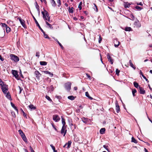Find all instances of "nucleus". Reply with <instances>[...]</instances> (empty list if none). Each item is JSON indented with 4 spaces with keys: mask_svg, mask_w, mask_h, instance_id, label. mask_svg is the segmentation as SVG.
<instances>
[{
    "mask_svg": "<svg viewBox=\"0 0 152 152\" xmlns=\"http://www.w3.org/2000/svg\"><path fill=\"white\" fill-rule=\"evenodd\" d=\"M4 83L1 80L0 78V85L2 86L3 84H4Z\"/></svg>",
    "mask_w": 152,
    "mask_h": 152,
    "instance_id": "nucleus-56",
    "label": "nucleus"
},
{
    "mask_svg": "<svg viewBox=\"0 0 152 152\" xmlns=\"http://www.w3.org/2000/svg\"><path fill=\"white\" fill-rule=\"evenodd\" d=\"M129 62L130 64V66L131 67H132L134 69H136V67L134 66L133 63H132V61L131 60H130L129 61Z\"/></svg>",
    "mask_w": 152,
    "mask_h": 152,
    "instance_id": "nucleus-24",
    "label": "nucleus"
},
{
    "mask_svg": "<svg viewBox=\"0 0 152 152\" xmlns=\"http://www.w3.org/2000/svg\"><path fill=\"white\" fill-rule=\"evenodd\" d=\"M69 126H70L71 127H72V126L73 125V124L72 123H71L70 122V121H69Z\"/></svg>",
    "mask_w": 152,
    "mask_h": 152,
    "instance_id": "nucleus-62",
    "label": "nucleus"
},
{
    "mask_svg": "<svg viewBox=\"0 0 152 152\" xmlns=\"http://www.w3.org/2000/svg\"><path fill=\"white\" fill-rule=\"evenodd\" d=\"M137 4L138 5H140V6H142L143 5V4L142 2H140V3H137Z\"/></svg>",
    "mask_w": 152,
    "mask_h": 152,
    "instance_id": "nucleus-55",
    "label": "nucleus"
},
{
    "mask_svg": "<svg viewBox=\"0 0 152 152\" xmlns=\"http://www.w3.org/2000/svg\"><path fill=\"white\" fill-rule=\"evenodd\" d=\"M102 40V38L101 37V36H99V43H100Z\"/></svg>",
    "mask_w": 152,
    "mask_h": 152,
    "instance_id": "nucleus-49",
    "label": "nucleus"
},
{
    "mask_svg": "<svg viewBox=\"0 0 152 152\" xmlns=\"http://www.w3.org/2000/svg\"><path fill=\"white\" fill-rule=\"evenodd\" d=\"M114 46L115 47L117 48L119 45L120 42L116 40H115L114 41Z\"/></svg>",
    "mask_w": 152,
    "mask_h": 152,
    "instance_id": "nucleus-13",
    "label": "nucleus"
},
{
    "mask_svg": "<svg viewBox=\"0 0 152 152\" xmlns=\"http://www.w3.org/2000/svg\"><path fill=\"white\" fill-rule=\"evenodd\" d=\"M53 120L56 122H58L60 120V118L59 116L57 115H54L53 116Z\"/></svg>",
    "mask_w": 152,
    "mask_h": 152,
    "instance_id": "nucleus-5",
    "label": "nucleus"
},
{
    "mask_svg": "<svg viewBox=\"0 0 152 152\" xmlns=\"http://www.w3.org/2000/svg\"><path fill=\"white\" fill-rule=\"evenodd\" d=\"M30 148L31 150V152H34V150L31 146H30Z\"/></svg>",
    "mask_w": 152,
    "mask_h": 152,
    "instance_id": "nucleus-57",
    "label": "nucleus"
},
{
    "mask_svg": "<svg viewBox=\"0 0 152 152\" xmlns=\"http://www.w3.org/2000/svg\"><path fill=\"white\" fill-rule=\"evenodd\" d=\"M0 60L1 61H3L4 60V58L1 56V55H0Z\"/></svg>",
    "mask_w": 152,
    "mask_h": 152,
    "instance_id": "nucleus-58",
    "label": "nucleus"
},
{
    "mask_svg": "<svg viewBox=\"0 0 152 152\" xmlns=\"http://www.w3.org/2000/svg\"><path fill=\"white\" fill-rule=\"evenodd\" d=\"M132 28L130 27H126L125 28V31H131Z\"/></svg>",
    "mask_w": 152,
    "mask_h": 152,
    "instance_id": "nucleus-33",
    "label": "nucleus"
},
{
    "mask_svg": "<svg viewBox=\"0 0 152 152\" xmlns=\"http://www.w3.org/2000/svg\"><path fill=\"white\" fill-rule=\"evenodd\" d=\"M11 59L15 62H18L19 60V58L17 56L13 54H11L10 55Z\"/></svg>",
    "mask_w": 152,
    "mask_h": 152,
    "instance_id": "nucleus-2",
    "label": "nucleus"
},
{
    "mask_svg": "<svg viewBox=\"0 0 152 152\" xmlns=\"http://www.w3.org/2000/svg\"><path fill=\"white\" fill-rule=\"evenodd\" d=\"M34 73L36 76V77L39 80V77L41 75L39 73L38 71L37 70H36L35 72Z\"/></svg>",
    "mask_w": 152,
    "mask_h": 152,
    "instance_id": "nucleus-9",
    "label": "nucleus"
},
{
    "mask_svg": "<svg viewBox=\"0 0 152 152\" xmlns=\"http://www.w3.org/2000/svg\"><path fill=\"white\" fill-rule=\"evenodd\" d=\"M105 131V129L104 128H101L99 132L100 134H104Z\"/></svg>",
    "mask_w": 152,
    "mask_h": 152,
    "instance_id": "nucleus-20",
    "label": "nucleus"
},
{
    "mask_svg": "<svg viewBox=\"0 0 152 152\" xmlns=\"http://www.w3.org/2000/svg\"><path fill=\"white\" fill-rule=\"evenodd\" d=\"M11 105L12 106L15 110L17 113H18V110L17 108V107L15 106V104L12 103V102L11 103Z\"/></svg>",
    "mask_w": 152,
    "mask_h": 152,
    "instance_id": "nucleus-19",
    "label": "nucleus"
},
{
    "mask_svg": "<svg viewBox=\"0 0 152 152\" xmlns=\"http://www.w3.org/2000/svg\"><path fill=\"white\" fill-rule=\"evenodd\" d=\"M82 2H80L78 5V7L79 8L80 10H81L82 9L81 6H82Z\"/></svg>",
    "mask_w": 152,
    "mask_h": 152,
    "instance_id": "nucleus-40",
    "label": "nucleus"
},
{
    "mask_svg": "<svg viewBox=\"0 0 152 152\" xmlns=\"http://www.w3.org/2000/svg\"><path fill=\"white\" fill-rule=\"evenodd\" d=\"M18 19L19 20L21 25H22L23 27L24 28H26V26L25 23V20L23 19H22L20 17L18 18Z\"/></svg>",
    "mask_w": 152,
    "mask_h": 152,
    "instance_id": "nucleus-4",
    "label": "nucleus"
},
{
    "mask_svg": "<svg viewBox=\"0 0 152 152\" xmlns=\"http://www.w3.org/2000/svg\"><path fill=\"white\" fill-rule=\"evenodd\" d=\"M42 15H43V18L44 19H45V20H47V18L46 17L45 14V13L43 11L42 12Z\"/></svg>",
    "mask_w": 152,
    "mask_h": 152,
    "instance_id": "nucleus-36",
    "label": "nucleus"
},
{
    "mask_svg": "<svg viewBox=\"0 0 152 152\" xmlns=\"http://www.w3.org/2000/svg\"><path fill=\"white\" fill-rule=\"evenodd\" d=\"M135 8L136 9H137L138 10H142L143 8L142 7H140L138 6H136L135 7Z\"/></svg>",
    "mask_w": 152,
    "mask_h": 152,
    "instance_id": "nucleus-32",
    "label": "nucleus"
},
{
    "mask_svg": "<svg viewBox=\"0 0 152 152\" xmlns=\"http://www.w3.org/2000/svg\"><path fill=\"white\" fill-rule=\"evenodd\" d=\"M6 31L7 33H8L10 31V28L8 26L6 28Z\"/></svg>",
    "mask_w": 152,
    "mask_h": 152,
    "instance_id": "nucleus-30",
    "label": "nucleus"
},
{
    "mask_svg": "<svg viewBox=\"0 0 152 152\" xmlns=\"http://www.w3.org/2000/svg\"><path fill=\"white\" fill-rule=\"evenodd\" d=\"M21 136L24 141L26 142H27V138L24 134L21 135Z\"/></svg>",
    "mask_w": 152,
    "mask_h": 152,
    "instance_id": "nucleus-14",
    "label": "nucleus"
},
{
    "mask_svg": "<svg viewBox=\"0 0 152 152\" xmlns=\"http://www.w3.org/2000/svg\"><path fill=\"white\" fill-rule=\"evenodd\" d=\"M6 94H7L6 95V97L8 99H10L11 98L10 95L9 94V93H7H7H6Z\"/></svg>",
    "mask_w": 152,
    "mask_h": 152,
    "instance_id": "nucleus-37",
    "label": "nucleus"
},
{
    "mask_svg": "<svg viewBox=\"0 0 152 152\" xmlns=\"http://www.w3.org/2000/svg\"><path fill=\"white\" fill-rule=\"evenodd\" d=\"M132 142H134L135 143H137V140L133 137H132Z\"/></svg>",
    "mask_w": 152,
    "mask_h": 152,
    "instance_id": "nucleus-29",
    "label": "nucleus"
},
{
    "mask_svg": "<svg viewBox=\"0 0 152 152\" xmlns=\"http://www.w3.org/2000/svg\"><path fill=\"white\" fill-rule=\"evenodd\" d=\"M12 74L15 77L16 79H18V72L17 71L15 70H12Z\"/></svg>",
    "mask_w": 152,
    "mask_h": 152,
    "instance_id": "nucleus-7",
    "label": "nucleus"
},
{
    "mask_svg": "<svg viewBox=\"0 0 152 152\" xmlns=\"http://www.w3.org/2000/svg\"><path fill=\"white\" fill-rule=\"evenodd\" d=\"M137 92L136 90L135 89H133L132 90V93L133 96H135V93Z\"/></svg>",
    "mask_w": 152,
    "mask_h": 152,
    "instance_id": "nucleus-38",
    "label": "nucleus"
},
{
    "mask_svg": "<svg viewBox=\"0 0 152 152\" xmlns=\"http://www.w3.org/2000/svg\"><path fill=\"white\" fill-rule=\"evenodd\" d=\"M103 147L105 148L106 150L108 152H110V151L108 149V146L106 145H104L103 146Z\"/></svg>",
    "mask_w": 152,
    "mask_h": 152,
    "instance_id": "nucleus-42",
    "label": "nucleus"
},
{
    "mask_svg": "<svg viewBox=\"0 0 152 152\" xmlns=\"http://www.w3.org/2000/svg\"><path fill=\"white\" fill-rule=\"evenodd\" d=\"M142 76L143 77L144 79H145L146 81H148V80L146 78V77L145 76H144V75H142Z\"/></svg>",
    "mask_w": 152,
    "mask_h": 152,
    "instance_id": "nucleus-60",
    "label": "nucleus"
},
{
    "mask_svg": "<svg viewBox=\"0 0 152 152\" xmlns=\"http://www.w3.org/2000/svg\"><path fill=\"white\" fill-rule=\"evenodd\" d=\"M36 56L37 57H39V52H37L36 53Z\"/></svg>",
    "mask_w": 152,
    "mask_h": 152,
    "instance_id": "nucleus-51",
    "label": "nucleus"
},
{
    "mask_svg": "<svg viewBox=\"0 0 152 152\" xmlns=\"http://www.w3.org/2000/svg\"><path fill=\"white\" fill-rule=\"evenodd\" d=\"M94 4V10L96 12H97L98 11V9L97 7V6L95 4Z\"/></svg>",
    "mask_w": 152,
    "mask_h": 152,
    "instance_id": "nucleus-45",
    "label": "nucleus"
},
{
    "mask_svg": "<svg viewBox=\"0 0 152 152\" xmlns=\"http://www.w3.org/2000/svg\"><path fill=\"white\" fill-rule=\"evenodd\" d=\"M33 18L34 19V20L35 21V23L37 26H38V27H39V28L40 29V30L41 31H42V30H43L40 27L39 24L38 23V22L37 20L36 19V18H35L34 16H33Z\"/></svg>",
    "mask_w": 152,
    "mask_h": 152,
    "instance_id": "nucleus-12",
    "label": "nucleus"
},
{
    "mask_svg": "<svg viewBox=\"0 0 152 152\" xmlns=\"http://www.w3.org/2000/svg\"><path fill=\"white\" fill-rule=\"evenodd\" d=\"M71 83L70 82H68L65 84V87L68 91H69L71 89Z\"/></svg>",
    "mask_w": 152,
    "mask_h": 152,
    "instance_id": "nucleus-3",
    "label": "nucleus"
},
{
    "mask_svg": "<svg viewBox=\"0 0 152 152\" xmlns=\"http://www.w3.org/2000/svg\"><path fill=\"white\" fill-rule=\"evenodd\" d=\"M57 3L58 4V6H60L61 4V2L60 0H58L57 1Z\"/></svg>",
    "mask_w": 152,
    "mask_h": 152,
    "instance_id": "nucleus-50",
    "label": "nucleus"
},
{
    "mask_svg": "<svg viewBox=\"0 0 152 152\" xmlns=\"http://www.w3.org/2000/svg\"><path fill=\"white\" fill-rule=\"evenodd\" d=\"M107 56L108 61L111 63V64H112L113 63V60L112 59L109 54H107Z\"/></svg>",
    "mask_w": 152,
    "mask_h": 152,
    "instance_id": "nucleus-11",
    "label": "nucleus"
},
{
    "mask_svg": "<svg viewBox=\"0 0 152 152\" xmlns=\"http://www.w3.org/2000/svg\"><path fill=\"white\" fill-rule=\"evenodd\" d=\"M120 72V71L118 69H116L115 71L116 74L118 75V76L119 75V73Z\"/></svg>",
    "mask_w": 152,
    "mask_h": 152,
    "instance_id": "nucleus-43",
    "label": "nucleus"
},
{
    "mask_svg": "<svg viewBox=\"0 0 152 152\" xmlns=\"http://www.w3.org/2000/svg\"><path fill=\"white\" fill-rule=\"evenodd\" d=\"M45 22H46V24L47 25H48L50 28H51V29L53 28V27L50 24V23H48L47 21H46Z\"/></svg>",
    "mask_w": 152,
    "mask_h": 152,
    "instance_id": "nucleus-39",
    "label": "nucleus"
},
{
    "mask_svg": "<svg viewBox=\"0 0 152 152\" xmlns=\"http://www.w3.org/2000/svg\"><path fill=\"white\" fill-rule=\"evenodd\" d=\"M66 126H62V129L61 131V133L62 134H64V136L66 133Z\"/></svg>",
    "mask_w": 152,
    "mask_h": 152,
    "instance_id": "nucleus-6",
    "label": "nucleus"
},
{
    "mask_svg": "<svg viewBox=\"0 0 152 152\" xmlns=\"http://www.w3.org/2000/svg\"><path fill=\"white\" fill-rule=\"evenodd\" d=\"M35 7L37 9V10L39 9V5H38V4H37V2H35Z\"/></svg>",
    "mask_w": 152,
    "mask_h": 152,
    "instance_id": "nucleus-35",
    "label": "nucleus"
},
{
    "mask_svg": "<svg viewBox=\"0 0 152 152\" xmlns=\"http://www.w3.org/2000/svg\"><path fill=\"white\" fill-rule=\"evenodd\" d=\"M40 64L41 65H47V63L45 61H41L40 62Z\"/></svg>",
    "mask_w": 152,
    "mask_h": 152,
    "instance_id": "nucleus-26",
    "label": "nucleus"
},
{
    "mask_svg": "<svg viewBox=\"0 0 152 152\" xmlns=\"http://www.w3.org/2000/svg\"><path fill=\"white\" fill-rule=\"evenodd\" d=\"M73 7H72L71 8H70V7H69V12L72 13L73 12Z\"/></svg>",
    "mask_w": 152,
    "mask_h": 152,
    "instance_id": "nucleus-44",
    "label": "nucleus"
},
{
    "mask_svg": "<svg viewBox=\"0 0 152 152\" xmlns=\"http://www.w3.org/2000/svg\"><path fill=\"white\" fill-rule=\"evenodd\" d=\"M130 17L132 18V20H134V15H133V14H131L130 15Z\"/></svg>",
    "mask_w": 152,
    "mask_h": 152,
    "instance_id": "nucleus-52",
    "label": "nucleus"
},
{
    "mask_svg": "<svg viewBox=\"0 0 152 152\" xmlns=\"http://www.w3.org/2000/svg\"><path fill=\"white\" fill-rule=\"evenodd\" d=\"M47 20L48 22H50V17L47 18Z\"/></svg>",
    "mask_w": 152,
    "mask_h": 152,
    "instance_id": "nucleus-63",
    "label": "nucleus"
},
{
    "mask_svg": "<svg viewBox=\"0 0 152 152\" xmlns=\"http://www.w3.org/2000/svg\"><path fill=\"white\" fill-rule=\"evenodd\" d=\"M53 38L54 39V40L56 41V42L58 43V44L61 47V48L62 49H63L64 47L61 44V43H60L58 41V40L57 39H55L54 37H53Z\"/></svg>",
    "mask_w": 152,
    "mask_h": 152,
    "instance_id": "nucleus-21",
    "label": "nucleus"
},
{
    "mask_svg": "<svg viewBox=\"0 0 152 152\" xmlns=\"http://www.w3.org/2000/svg\"><path fill=\"white\" fill-rule=\"evenodd\" d=\"M18 132L20 134V136L24 134L23 131L20 129L18 130Z\"/></svg>",
    "mask_w": 152,
    "mask_h": 152,
    "instance_id": "nucleus-48",
    "label": "nucleus"
},
{
    "mask_svg": "<svg viewBox=\"0 0 152 152\" xmlns=\"http://www.w3.org/2000/svg\"><path fill=\"white\" fill-rule=\"evenodd\" d=\"M130 4L128 2L126 3L124 5V7L125 8H129L130 6Z\"/></svg>",
    "mask_w": 152,
    "mask_h": 152,
    "instance_id": "nucleus-25",
    "label": "nucleus"
},
{
    "mask_svg": "<svg viewBox=\"0 0 152 152\" xmlns=\"http://www.w3.org/2000/svg\"><path fill=\"white\" fill-rule=\"evenodd\" d=\"M86 96L88 97L89 99L92 100L93 98L89 96V95L88 92H86L85 93Z\"/></svg>",
    "mask_w": 152,
    "mask_h": 152,
    "instance_id": "nucleus-23",
    "label": "nucleus"
},
{
    "mask_svg": "<svg viewBox=\"0 0 152 152\" xmlns=\"http://www.w3.org/2000/svg\"><path fill=\"white\" fill-rule=\"evenodd\" d=\"M82 121L85 124H87L88 122V119L85 118H82Z\"/></svg>",
    "mask_w": 152,
    "mask_h": 152,
    "instance_id": "nucleus-22",
    "label": "nucleus"
},
{
    "mask_svg": "<svg viewBox=\"0 0 152 152\" xmlns=\"http://www.w3.org/2000/svg\"><path fill=\"white\" fill-rule=\"evenodd\" d=\"M51 3L52 5V6L53 7H55L56 5V4L55 1L54 0H51Z\"/></svg>",
    "mask_w": 152,
    "mask_h": 152,
    "instance_id": "nucleus-28",
    "label": "nucleus"
},
{
    "mask_svg": "<svg viewBox=\"0 0 152 152\" xmlns=\"http://www.w3.org/2000/svg\"><path fill=\"white\" fill-rule=\"evenodd\" d=\"M2 27H5V28L7 27V26L5 23H2Z\"/></svg>",
    "mask_w": 152,
    "mask_h": 152,
    "instance_id": "nucleus-54",
    "label": "nucleus"
},
{
    "mask_svg": "<svg viewBox=\"0 0 152 152\" xmlns=\"http://www.w3.org/2000/svg\"><path fill=\"white\" fill-rule=\"evenodd\" d=\"M7 23L8 24L10 25H12L13 24V22L10 20H8L7 21Z\"/></svg>",
    "mask_w": 152,
    "mask_h": 152,
    "instance_id": "nucleus-47",
    "label": "nucleus"
},
{
    "mask_svg": "<svg viewBox=\"0 0 152 152\" xmlns=\"http://www.w3.org/2000/svg\"><path fill=\"white\" fill-rule=\"evenodd\" d=\"M29 108L31 110H34L36 109V107L34 106L33 104H31L28 106Z\"/></svg>",
    "mask_w": 152,
    "mask_h": 152,
    "instance_id": "nucleus-16",
    "label": "nucleus"
},
{
    "mask_svg": "<svg viewBox=\"0 0 152 152\" xmlns=\"http://www.w3.org/2000/svg\"><path fill=\"white\" fill-rule=\"evenodd\" d=\"M41 31L43 33L44 37L45 38L48 39H50V38L48 36L47 34H45V32L43 30H42V31Z\"/></svg>",
    "mask_w": 152,
    "mask_h": 152,
    "instance_id": "nucleus-18",
    "label": "nucleus"
},
{
    "mask_svg": "<svg viewBox=\"0 0 152 152\" xmlns=\"http://www.w3.org/2000/svg\"><path fill=\"white\" fill-rule=\"evenodd\" d=\"M71 143H72V142L71 141H69L68 142V143H67V148H69L70 147Z\"/></svg>",
    "mask_w": 152,
    "mask_h": 152,
    "instance_id": "nucleus-34",
    "label": "nucleus"
},
{
    "mask_svg": "<svg viewBox=\"0 0 152 152\" xmlns=\"http://www.w3.org/2000/svg\"><path fill=\"white\" fill-rule=\"evenodd\" d=\"M50 88L51 91H53V87L52 86H50Z\"/></svg>",
    "mask_w": 152,
    "mask_h": 152,
    "instance_id": "nucleus-61",
    "label": "nucleus"
},
{
    "mask_svg": "<svg viewBox=\"0 0 152 152\" xmlns=\"http://www.w3.org/2000/svg\"><path fill=\"white\" fill-rule=\"evenodd\" d=\"M139 91L140 94H143L145 93V91L143 88L139 86Z\"/></svg>",
    "mask_w": 152,
    "mask_h": 152,
    "instance_id": "nucleus-8",
    "label": "nucleus"
},
{
    "mask_svg": "<svg viewBox=\"0 0 152 152\" xmlns=\"http://www.w3.org/2000/svg\"><path fill=\"white\" fill-rule=\"evenodd\" d=\"M134 85V86L136 88H138L139 86L138 84L136 82H134L133 83Z\"/></svg>",
    "mask_w": 152,
    "mask_h": 152,
    "instance_id": "nucleus-31",
    "label": "nucleus"
},
{
    "mask_svg": "<svg viewBox=\"0 0 152 152\" xmlns=\"http://www.w3.org/2000/svg\"><path fill=\"white\" fill-rule=\"evenodd\" d=\"M45 97H46V98L47 100H48V101H51V102H52V100L48 96L46 95Z\"/></svg>",
    "mask_w": 152,
    "mask_h": 152,
    "instance_id": "nucleus-41",
    "label": "nucleus"
},
{
    "mask_svg": "<svg viewBox=\"0 0 152 152\" xmlns=\"http://www.w3.org/2000/svg\"><path fill=\"white\" fill-rule=\"evenodd\" d=\"M1 86V89L3 92L5 94H6L8 91V86L4 83Z\"/></svg>",
    "mask_w": 152,
    "mask_h": 152,
    "instance_id": "nucleus-1",
    "label": "nucleus"
},
{
    "mask_svg": "<svg viewBox=\"0 0 152 152\" xmlns=\"http://www.w3.org/2000/svg\"><path fill=\"white\" fill-rule=\"evenodd\" d=\"M87 77L89 78V79H91V76L88 74H86Z\"/></svg>",
    "mask_w": 152,
    "mask_h": 152,
    "instance_id": "nucleus-64",
    "label": "nucleus"
},
{
    "mask_svg": "<svg viewBox=\"0 0 152 152\" xmlns=\"http://www.w3.org/2000/svg\"><path fill=\"white\" fill-rule=\"evenodd\" d=\"M68 98L71 100H73L75 99V97L73 96H70L68 97Z\"/></svg>",
    "mask_w": 152,
    "mask_h": 152,
    "instance_id": "nucleus-27",
    "label": "nucleus"
},
{
    "mask_svg": "<svg viewBox=\"0 0 152 152\" xmlns=\"http://www.w3.org/2000/svg\"><path fill=\"white\" fill-rule=\"evenodd\" d=\"M19 89H20V92L19 94H20L21 93V92L23 89L20 86H18Z\"/></svg>",
    "mask_w": 152,
    "mask_h": 152,
    "instance_id": "nucleus-59",
    "label": "nucleus"
},
{
    "mask_svg": "<svg viewBox=\"0 0 152 152\" xmlns=\"http://www.w3.org/2000/svg\"><path fill=\"white\" fill-rule=\"evenodd\" d=\"M61 120H62V123L63 125L62 126H66L65 125L66 123H65V119H64L63 116L61 117Z\"/></svg>",
    "mask_w": 152,
    "mask_h": 152,
    "instance_id": "nucleus-15",
    "label": "nucleus"
},
{
    "mask_svg": "<svg viewBox=\"0 0 152 152\" xmlns=\"http://www.w3.org/2000/svg\"><path fill=\"white\" fill-rule=\"evenodd\" d=\"M52 124V126L54 128V129H55V130L56 131H57V129L55 127V126H54V124Z\"/></svg>",
    "mask_w": 152,
    "mask_h": 152,
    "instance_id": "nucleus-53",
    "label": "nucleus"
},
{
    "mask_svg": "<svg viewBox=\"0 0 152 152\" xmlns=\"http://www.w3.org/2000/svg\"><path fill=\"white\" fill-rule=\"evenodd\" d=\"M45 15L46 16V17L47 18L50 17L49 16V15L48 13V12L46 10H45Z\"/></svg>",
    "mask_w": 152,
    "mask_h": 152,
    "instance_id": "nucleus-46",
    "label": "nucleus"
},
{
    "mask_svg": "<svg viewBox=\"0 0 152 152\" xmlns=\"http://www.w3.org/2000/svg\"><path fill=\"white\" fill-rule=\"evenodd\" d=\"M115 109L117 113H118L120 111V108L119 105L117 102H115Z\"/></svg>",
    "mask_w": 152,
    "mask_h": 152,
    "instance_id": "nucleus-10",
    "label": "nucleus"
},
{
    "mask_svg": "<svg viewBox=\"0 0 152 152\" xmlns=\"http://www.w3.org/2000/svg\"><path fill=\"white\" fill-rule=\"evenodd\" d=\"M44 72L45 74H49L51 77H52L53 76V74L50 72H49V71H43L42 72Z\"/></svg>",
    "mask_w": 152,
    "mask_h": 152,
    "instance_id": "nucleus-17",
    "label": "nucleus"
}]
</instances>
